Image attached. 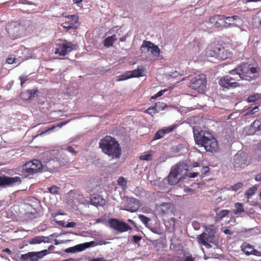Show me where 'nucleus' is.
<instances>
[{
  "mask_svg": "<svg viewBox=\"0 0 261 261\" xmlns=\"http://www.w3.org/2000/svg\"><path fill=\"white\" fill-rule=\"evenodd\" d=\"M154 111H155V109H154V107H150L144 111V113L148 114L151 115L152 117L153 116V114H154Z\"/></svg>",
  "mask_w": 261,
  "mask_h": 261,
  "instance_id": "41",
  "label": "nucleus"
},
{
  "mask_svg": "<svg viewBox=\"0 0 261 261\" xmlns=\"http://www.w3.org/2000/svg\"><path fill=\"white\" fill-rule=\"evenodd\" d=\"M166 105L163 102H156L155 103L154 107V109H155V111H154V114H156L158 113L159 111L163 110L166 107Z\"/></svg>",
  "mask_w": 261,
  "mask_h": 261,
  "instance_id": "26",
  "label": "nucleus"
},
{
  "mask_svg": "<svg viewBox=\"0 0 261 261\" xmlns=\"http://www.w3.org/2000/svg\"><path fill=\"white\" fill-rule=\"evenodd\" d=\"M176 125H171L167 127H164L163 128L159 130L155 134L153 140H156L162 138L165 134L173 131Z\"/></svg>",
  "mask_w": 261,
  "mask_h": 261,
  "instance_id": "19",
  "label": "nucleus"
},
{
  "mask_svg": "<svg viewBox=\"0 0 261 261\" xmlns=\"http://www.w3.org/2000/svg\"><path fill=\"white\" fill-rule=\"evenodd\" d=\"M241 250L246 255H253L261 256V252L254 249V247L247 242H243L241 246Z\"/></svg>",
  "mask_w": 261,
  "mask_h": 261,
  "instance_id": "12",
  "label": "nucleus"
},
{
  "mask_svg": "<svg viewBox=\"0 0 261 261\" xmlns=\"http://www.w3.org/2000/svg\"><path fill=\"white\" fill-rule=\"evenodd\" d=\"M23 31V26L18 21L12 22L9 23L7 27V31L8 34L13 39L20 38Z\"/></svg>",
  "mask_w": 261,
  "mask_h": 261,
  "instance_id": "6",
  "label": "nucleus"
},
{
  "mask_svg": "<svg viewBox=\"0 0 261 261\" xmlns=\"http://www.w3.org/2000/svg\"><path fill=\"white\" fill-rule=\"evenodd\" d=\"M230 211L228 210H221L216 214V218L218 220H221L224 217H226L229 213Z\"/></svg>",
  "mask_w": 261,
  "mask_h": 261,
  "instance_id": "30",
  "label": "nucleus"
},
{
  "mask_svg": "<svg viewBox=\"0 0 261 261\" xmlns=\"http://www.w3.org/2000/svg\"><path fill=\"white\" fill-rule=\"evenodd\" d=\"M234 208H235L233 210V212L236 215L244 212L243 205L241 203H236L234 204Z\"/></svg>",
  "mask_w": 261,
  "mask_h": 261,
  "instance_id": "28",
  "label": "nucleus"
},
{
  "mask_svg": "<svg viewBox=\"0 0 261 261\" xmlns=\"http://www.w3.org/2000/svg\"><path fill=\"white\" fill-rule=\"evenodd\" d=\"M128 221L130 222L131 224H132L135 227H137L136 223L132 220L128 219Z\"/></svg>",
  "mask_w": 261,
  "mask_h": 261,
  "instance_id": "58",
  "label": "nucleus"
},
{
  "mask_svg": "<svg viewBox=\"0 0 261 261\" xmlns=\"http://www.w3.org/2000/svg\"><path fill=\"white\" fill-rule=\"evenodd\" d=\"M239 70L238 68H236L230 71V74L237 76L236 77H231L229 75L223 76L219 81V85L227 88H236L239 86V84L234 81H240L242 79L250 81L255 79L254 74L257 72L256 67L247 64H244L241 66L240 69L241 72H238Z\"/></svg>",
  "mask_w": 261,
  "mask_h": 261,
  "instance_id": "1",
  "label": "nucleus"
},
{
  "mask_svg": "<svg viewBox=\"0 0 261 261\" xmlns=\"http://www.w3.org/2000/svg\"><path fill=\"white\" fill-rule=\"evenodd\" d=\"M20 80V85L22 87L23 86L24 84L29 80V78L28 76H20L19 77Z\"/></svg>",
  "mask_w": 261,
  "mask_h": 261,
  "instance_id": "42",
  "label": "nucleus"
},
{
  "mask_svg": "<svg viewBox=\"0 0 261 261\" xmlns=\"http://www.w3.org/2000/svg\"><path fill=\"white\" fill-rule=\"evenodd\" d=\"M257 187L253 186L248 189L245 193V195L246 196L248 199H249L252 195H253L256 191H257Z\"/></svg>",
  "mask_w": 261,
  "mask_h": 261,
  "instance_id": "29",
  "label": "nucleus"
},
{
  "mask_svg": "<svg viewBox=\"0 0 261 261\" xmlns=\"http://www.w3.org/2000/svg\"><path fill=\"white\" fill-rule=\"evenodd\" d=\"M125 39H126V37H122L120 38V40L121 42L124 41L125 40Z\"/></svg>",
  "mask_w": 261,
  "mask_h": 261,
  "instance_id": "62",
  "label": "nucleus"
},
{
  "mask_svg": "<svg viewBox=\"0 0 261 261\" xmlns=\"http://www.w3.org/2000/svg\"><path fill=\"white\" fill-rule=\"evenodd\" d=\"M102 221V220L101 218H99L96 220V223H100Z\"/></svg>",
  "mask_w": 261,
  "mask_h": 261,
  "instance_id": "61",
  "label": "nucleus"
},
{
  "mask_svg": "<svg viewBox=\"0 0 261 261\" xmlns=\"http://www.w3.org/2000/svg\"><path fill=\"white\" fill-rule=\"evenodd\" d=\"M209 171V168L207 166H203L201 169V172L203 174H206Z\"/></svg>",
  "mask_w": 261,
  "mask_h": 261,
  "instance_id": "51",
  "label": "nucleus"
},
{
  "mask_svg": "<svg viewBox=\"0 0 261 261\" xmlns=\"http://www.w3.org/2000/svg\"><path fill=\"white\" fill-rule=\"evenodd\" d=\"M93 204L95 205H102L105 204V200L100 196L96 195L91 198Z\"/></svg>",
  "mask_w": 261,
  "mask_h": 261,
  "instance_id": "23",
  "label": "nucleus"
},
{
  "mask_svg": "<svg viewBox=\"0 0 261 261\" xmlns=\"http://www.w3.org/2000/svg\"><path fill=\"white\" fill-rule=\"evenodd\" d=\"M109 224L111 228L120 232H125L132 229L131 227L127 223L115 218L110 219L109 220Z\"/></svg>",
  "mask_w": 261,
  "mask_h": 261,
  "instance_id": "10",
  "label": "nucleus"
},
{
  "mask_svg": "<svg viewBox=\"0 0 261 261\" xmlns=\"http://www.w3.org/2000/svg\"><path fill=\"white\" fill-rule=\"evenodd\" d=\"M21 182V179L19 176L10 177L3 174L0 172V188L13 187Z\"/></svg>",
  "mask_w": 261,
  "mask_h": 261,
  "instance_id": "8",
  "label": "nucleus"
},
{
  "mask_svg": "<svg viewBox=\"0 0 261 261\" xmlns=\"http://www.w3.org/2000/svg\"><path fill=\"white\" fill-rule=\"evenodd\" d=\"M139 159L142 161H151L152 160V154L151 153L143 154L139 156Z\"/></svg>",
  "mask_w": 261,
  "mask_h": 261,
  "instance_id": "39",
  "label": "nucleus"
},
{
  "mask_svg": "<svg viewBox=\"0 0 261 261\" xmlns=\"http://www.w3.org/2000/svg\"><path fill=\"white\" fill-rule=\"evenodd\" d=\"M65 149L69 152L75 153L76 152L72 146L66 147Z\"/></svg>",
  "mask_w": 261,
  "mask_h": 261,
  "instance_id": "47",
  "label": "nucleus"
},
{
  "mask_svg": "<svg viewBox=\"0 0 261 261\" xmlns=\"http://www.w3.org/2000/svg\"><path fill=\"white\" fill-rule=\"evenodd\" d=\"M130 72V77H139L143 76L142 72L143 70L141 69H136L132 71H128Z\"/></svg>",
  "mask_w": 261,
  "mask_h": 261,
  "instance_id": "27",
  "label": "nucleus"
},
{
  "mask_svg": "<svg viewBox=\"0 0 261 261\" xmlns=\"http://www.w3.org/2000/svg\"><path fill=\"white\" fill-rule=\"evenodd\" d=\"M216 49L217 50V60L219 61L224 60L230 57L231 55L230 52L228 51L224 47L222 46L220 44H217Z\"/></svg>",
  "mask_w": 261,
  "mask_h": 261,
  "instance_id": "16",
  "label": "nucleus"
},
{
  "mask_svg": "<svg viewBox=\"0 0 261 261\" xmlns=\"http://www.w3.org/2000/svg\"><path fill=\"white\" fill-rule=\"evenodd\" d=\"M62 26L64 28L68 30L70 29L76 30L77 28V25L72 22H71L69 20V21H66L63 23Z\"/></svg>",
  "mask_w": 261,
  "mask_h": 261,
  "instance_id": "25",
  "label": "nucleus"
},
{
  "mask_svg": "<svg viewBox=\"0 0 261 261\" xmlns=\"http://www.w3.org/2000/svg\"><path fill=\"white\" fill-rule=\"evenodd\" d=\"M157 97H158L157 96L156 94H155L154 95H153V96H151V99H155Z\"/></svg>",
  "mask_w": 261,
  "mask_h": 261,
  "instance_id": "63",
  "label": "nucleus"
},
{
  "mask_svg": "<svg viewBox=\"0 0 261 261\" xmlns=\"http://www.w3.org/2000/svg\"><path fill=\"white\" fill-rule=\"evenodd\" d=\"M21 3H22V4H30V5H31L32 4V3H29L27 0H22L21 1Z\"/></svg>",
  "mask_w": 261,
  "mask_h": 261,
  "instance_id": "57",
  "label": "nucleus"
},
{
  "mask_svg": "<svg viewBox=\"0 0 261 261\" xmlns=\"http://www.w3.org/2000/svg\"><path fill=\"white\" fill-rule=\"evenodd\" d=\"M216 47L217 45H211L206 48L205 50V56L207 58L217 60V50L216 49Z\"/></svg>",
  "mask_w": 261,
  "mask_h": 261,
  "instance_id": "20",
  "label": "nucleus"
},
{
  "mask_svg": "<svg viewBox=\"0 0 261 261\" xmlns=\"http://www.w3.org/2000/svg\"><path fill=\"white\" fill-rule=\"evenodd\" d=\"M161 206H162V210L163 211V213L164 214H165L166 213V212L163 210V207H166L167 208H170V204L169 203H163L161 205Z\"/></svg>",
  "mask_w": 261,
  "mask_h": 261,
  "instance_id": "49",
  "label": "nucleus"
},
{
  "mask_svg": "<svg viewBox=\"0 0 261 261\" xmlns=\"http://www.w3.org/2000/svg\"><path fill=\"white\" fill-rule=\"evenodd\" d=\"M206 83L207 80L205 75H198L191 79L189 87L201 92L205 89Z\"/></svg>",
  "mask_w": 261,
  "mask_h": 261,
  "instance_id": "5",
  "label": "nucleus"
},
{
  "mask_svg": "<svg viewBox=\"0 0 261 261\" xmlns=\"http://www.w3.org/2000/svg\"><path fill=\"white\" fill-rule=\"evenodd\" d=\"M116 35H113L107 37L103 41V45L107 47L112 46L114 42L116 40Z\"/></svg>",
  "mask_w": 261,
  "mask_h": 261,
  "instance_id": "22",
  "label": "nucleus"
},
{
  "mask_svg": "<svg viewBox=\"0 0 261 261\" xmlns=\"http://www.w3.org/2000/svg\"><path fill=\"white\" fill-rule=\"evenodd\" d=\"M255 180L257 181H261V173L255 176Z\"/></svg>",
  "mask_w": 261,
  "mask_h": 261,
  "instance_id": "54",
  "label": "nucleus"
},
{
  "mask_svg": "<svg viewBox=\"0 0 261 261\" xmlns=\"http://www.w3.org/2000/svg\"><path fill=\"white\" fill-rule=\"evenodd\" d=\"M184 261H195V260L191 255H190L186 256Z\"/></svg>",
  "mask_w": 261,
  "mask_h": 261,
  "instance_id": "50",
  "label": "nucleus"
},
{
  "mask_svg": "<svg viewBox=\"0 0 261 261\" xmlns=\"http://www.w3.org/2000/svg\"><path fill=\"white\" fill-rule=\"evenodd\" d=\"M243 186V184L242 182H239L232 186L231 187V189L232 191L237 192L242 188Z\"/></svg>",
  "mask_w": 261,
  "mask_h": 261,
  "instance_id": "40",
  "label": "nucleus"
},
{
  "mask_svg": "<svg viewBox=\"0 0 261 261\" xmlns=\"http://www.w3.org/2000/svg\"><path fill=\"white\" fill-rule=\"evenodd\" d=\"M141 48H147L148 51H150L152 54L156 57H159L160 55L161 51L159 47L150 41L144 40Z\"/></svg>",
  "mask_w": 261,
  "mask_h": 261,
  "instance_id": "14",
  "label": "nucleus"
},
{
  "mask_svg": "<svg viewBox=\"0 0 261 261\" xmlns=\"http://www.w3.org/2000/svg\"><path fill=\"white\" fill-rule=\"evenodd\" d=\"M94 244L95 242L94 241L81 244L74 247H69L66 249L65 252L67 253H74L77 251H82L90 247L92 245H94Z\"/></svg>",
  "mask_w": 261,
  "mask_h": 261,
  "instance_id": "15",
  "label": "nucleus"
},
{
  "mask_svg": "<svg viewBox=\"0 0 261 261\" xmlns=\"http://www.w3.org/2000/svg\"><path fill=\"white\" fill-rule=\"evenodd\" d=\"M4 251L5 252L8 253L9 254L11 253V251L9 248H6L5 249H4Z\"/></svg>",
  "mask_w": 261,
  "mask_h": 261,
  "instance_id": "59",
  "label": "nucleus"
},
{
  "mask_svg": "<svg viewBox=\"0 0 261 261\" xmlns=\"http://www.w3.org/2000/svg\"><path fill=\"white\" fill-rule=\"evenodd\" d=\"M71 22H73L75 24L77 25L79 23V17L76 15H70L66 16Z\"/></svg>",
  "mask_w": 261,
  "mask_h": 261,
  "instance_id": "34",
  "label": "nucleus"
},
{
  "mask_svg": "<svg viewBox=\"0 0 261 261\" xmlns=\"http://www.w3.org/2000/svg\"><path fill=\"white\" fill-rule=\"evenodd\" d=\"M99 146L103 153L113 159H118L121 154V148L119 144L111 136H107L101 139Z\"/></svg>",
  "mask_w": 261,
  "mask_h": 261,
  "instance_id": "3",
  "label": "nucleus"
},
{
  "mask_svg": "<svg viewBox=\"0 0 261 261\" xmlns=\"http://www.w3.org/2000/svg\"><path fill=\"white\" fill-rule=\"evenodd\" d=\"M15 59L12 57H9L7 59L6 63L12 64L15 62Z\"/></svg>",
  "mask_w": 261,
  "mask_h": 261,
  "instance_id": "46",
  "label": "nucleus"
},
{
  "mask_svg": "<svg viewBox=\"0 0 261 261\" xmlns=\"http://www.w3.org/2000/svg\"><path fill=\"white\" fill-rule=\"evenodd\" d=\"M166 91V90H161L160 91H159L157 93H156V95H157V96L158 97H160V96H161L162 95H163V94L164 93V92Z\"/></svg>",
  "mask_w": 261,
  "mask_h": 261,
  "instance_id": "52",
  "label": "nucleus"
},
{
  "mask_svg": "<svg viewBox=\"0 0 261 261\" xmlns=\"http://www.w3.org/2000/svg\"><path fill=\"white\" fill-rule=\"evenodd\" d=\"M38 91L37 89H32L30 90L27 91V93L28 94L29 96L26 98L27 100H31L32 98H34L36 96V95Z\"/></svg>",
  "mask_w": 261,
  "mask_h": 261,
  "instance_id": "36",
  "label": "nucleus"
},
{
  "mask_svg": "<svg viewBox=\"0 0 261 261\" xmlns=\"http://www.w3.org/2000/svg\"><path fill=\"white\" fill-rule=\"evenodd\" d=\"M83 0H73L74 3L78 4L82 2Z\"/></svg>",
  "mask_w": 261,
  "mask_h": 261,
  "instance_id": "60",
  "label": "nucleus"
},
{
  "mask_svg": "<svg viewBox=\"0 0 261 261\" xmlns=\"http://www.w3.org/2000/svg\"><path fill=\"white\" fill-rule=\"evenodd\" d=\"M179 168L176 167L172 169L168 175V182L171 185H175L178 183L180 178L178 177Z\"/></svg>",
  "mask_w": 261,
  "mask_h": 261,
  "instance_id": "18",
  "label": "nucleus"
},
{
  "mask_svg": "<svg viewBox=\"0 0 261 261\" xmlns=\"http://www.w3.org/2000/svg\"><path fill=\"white\" fill-rule=\"evenodd\" d=\"M133 241L136 243L138 244L140 240L142 239V237L138 236H134L133 237Z\"/></svg>",
  "mask_w": 261,
  "mask_h": 261,
  "instance_id": "43",
  "label": "nucleus"
},
{
  "mask_svg": "<svg viewBox=\"0 0 261 261\" xmlns=\"http://www.w3.org/2000/svg\"><path fill=\"white\" fill-rule=\"evenodd\" d=\"M55 128V125H53L50 128H48L47 129H46L44 132H42L41 134H43V133H45L49 130H53L54 129V128Z\"/></svg>",
  "mask_w": 261,
  "mask_h": 261,
  "instance_id": "56",
  "label": "nucleus"
},
{
  "mask_svg": "<svg viewBox=\"0 0 261 261\" xmlns=\"http://www.w3.org/2000/svg\"><path fill=\"white\" fill-rule=\"evenodd\" d=\"M197 238L200 244H201L206 248H209L211 247V245L208 243L213 242L214 237L209 233L203 232L200 235H198Z\"/></svg>",
  "mask_w": 261,
  "mask_h": 261,
  "instance_id": "13",
  "label": "nucleus"
},
{
  "mask_svg": "<svg viewBox=\"0 0 261 261\" xmlns=\"http://www.w3.org/2000/svg\"><path fill=\"white\" fill-rule=\"evenodd\" d=\"M139 218L146 226L148 225L149 222L151 220L149 217L142 214L139 215Z\"/></svg>",
  "mask_w": 261,
  "mask_h": 261,
  "instance_id": "33",
  "label": "nucleus"
},
{
  "mask_svg": "<svg viewBox=\"0 0 261 261\" xmlns=\"http://www.w3.org/2000/svg\"><path fill=\"white\" fill-rule=\"evenodd\" d=\"M48 250L45 249L39 252H30L22 254L20 257L21 261H38L39 258H42L48 253Z\"/></svg>",
  "mask_w": 261,
  "mask_h": 261,
  "instance_id": "9",
  "label": "nucleus"
},
{
  "mask_svg": "<svg viewBox=\"0 0 261 261\" xmlns=\"http://www.w3.org/2000/svg\"><path fill=\"white\" fill-rule=\"evenodd\" d=\"M239 16L237 15H234L232 16L224 17L225 24L224 25V28L230 27L231 25L234 24L235 20L239 19Z\"/></svg>",
  "mask_w": 261,
  "mask_h": 261,
  "instance_id": "21",
  "label": "nucleus"
},
{
  "mask_svg": "<svg viewBox=\"0 0 261 261\" xmlns=\"http://www.w3.org/2000/svg\"><path fill=\"white\" fill-rule=\"evenodd\" d=\"M42 168L41 162L37 160L26 163L22 167V172L25 176L33 175Z\"/></svg>",
  "mask_w": 261,
  "mask_h": 261,
  "instance_id": "7",
  "label": "nucleus"
},
{
  "mask_svg": "<svg viewBox=\"0 0 261 261\" xmlns=\"http://www.w3.org/2000/svg\"><path fill=\"white\" fill-rule=\"evenodd\" d=\"M118 185L121 186L123 189H125L127 188V180L126 179L121 176L119 177L117 180Z\"/></svg>",
  "mask_w": 261,
  "mask_h": 261,
  "instance_id": "31",
  "label": "nucleus"
},
{
  "mask_svg": "<svg viewBox=\"0 0 261 261\" xmlns=\"http://www.w3.org/2000/svg\"><path fill=\"white\" fill-rule=\"evenodd\" d=\"M247 155L243 152L237 153L233 158V166L235 168H243L247 164Z\"/></svg>",
  "mask_w": 261,
  "mask_h": 261,
  "instance_id": "11",
  "label": "nucleus"
},
{
  "mask_svg": "<svg viewBox=\"0 0 261 261\" xmlns=\"http://www.w3.org/2000/svg\"><path fill=\"white\" fill-rule=\"evenodd\" d=\"M198 174V172H191L188 174V176L190 178H194L197 176Z\"/></svg>",
  "mask_w": 261,
  "mask_h": 261,
  "instance_id": "48",
  "label": "nucleus"
},
{
  "mask_svg": "<svg viewBox=\"0 0 261 261\" xmlns=\"http://www.w3.org/2000/svg\"><path fill=\"white\" fill-rule=\"evenodd\" d=\"M49 193L53 194H58L60 188L56 186H52L47 188Z\"/></svg>",
  "mask_w": 261,
  "mask_h": 261,
  "instance_id": "37",
  "label": "nucleus"
},
{
  "mask_svg": "<svg viewBox=\"0 0 261 261\" xmlns=\"http://www.w3.org/2000/svg\"><path fill=\"white\" fill-rule=\"evenodd\" d=\"M209 21L212 24V27L222 28L225 24L224 16L221 15L212 16L210 18Z\"/></svg>",
  "mask_w": 261,
  "mask_h": 261,
  "instance_id": "17",
  "label": "nucleus"
},
{
  "mask_svg": "<svg viewBox=\"0 0 261 261\" xmlns=\"http://www.w3.org/2000/svg\"><path fill=\"white\" fill-rule=\"evenodd\" d=\"M76 45L66 40H61L56 44L55 54L61 56H65L72 50L76 49Z\"/></svg>",
  "mask_w": 261,
  "mask_h": 261,
  "instance_id": "4",
  "label": "nucleus"
},
{
  "mask_svg": "<svg viewBox=\"0 0 261 261\" xmlns=\"http://www.w3.org/2000/svg\"><path fill=\"white\" fill-rule=\"evenodd\" d=\"M171 221H172L174 223H175L176 219L174 217L171 218Z\"/></svg>",
  "mask_w": 261,
  "mask_h": 261,
  "instance_id": "64",
  "label": "nucleus"
},
{
  "mask_svg": "<svg viewBox=\"0 0 261 261\" xmlns=\"http://www.w3.org/2000/svg\"><path fill=\"white\" fill-rule=\"evenodd\" d=\"M261 96L259 94H254L252 95H250L247 98V100L249 102H254L255 101L260 99Z\"/></svg>",
  "mask_w": 261,
  "mask_h": 261,
  "instance_id": "35",
  "label": "nucleus"
},
{
  "mask_svg": "<svg viewBox=\"0 0 261 261\" xmlns=\"http://www.w3.org/2000/svg\"><path fill=\"white\" fill-rule=\"evenodd\" d=\"M130 74V72H129L128 71H126L125 73L119 75L118 76V79H117V81L119 82V81L126 80L129 79H130L131 78L130 74Z\"/></svg>",
  "mask_w": 261,
  "mask_h": 261,
  "instance_id": "32",
  "label": "nucleus"
},
{
  "mask_svg": "<svg viewBox=\"0 0 261 261\" xmlns=\"http://www.w3.org/2000/svg\"><path fill=\"white\" fill-rule=\"evenodd\" d=\"M195 141L196 144L204 147L207 151L215 152L219 149L217 140L209 132L204 130L194 131Z\"/></svg>",
  "mask_w": 261,
  "mask_h": 261,
  "instance_id": "2",
  "label": "nucleus"
},
{
  "mask_svg": "<svg viewBox=\"0 0 261 261\" xmlns=\"http://www.w3.org/2000/svg\"><path fill=\"white\" fill-rule=\"evenodd\" d=\"M42 242H45L44 237L43 236H36L29 241L30 244H40Z\"/></svg>",
  "mask_w": 261,
  "mask_h": 261,
  "instance_id": "24",
  "label": "nucleus"
},
{
  "mask_svg": "<svg viewBox=\"0 0 261 261\" xmlns=\"http://www.w3.org/2000/svg\"><path fill=\"white\" fill-rule=\"evenodd\" d=\"M76 225V223L74 222H68L65 226L66 228H73Z\"/></svg>",
  "mask_w": 261,
  "mask_h": 261,
  "instance_id": "45",
  "label": "nucleus"
},
{
  "mask_svg": "<svg viewBox=\"0 0 261 261\" xmlns=\"http://www.w3.org/2000/svg\"><path fill=\"white\" fill-rule=\"evenodd\" d=\"M223 232L226 234H230L232 233V232L230 231V230L229 229H225L223 230Z\"/></svg>",
  "mask_w": 261,
  "mask_h": 261,
  "instance_id": "55",
  "label": "nucleus"
},
{
  "mask_svg": "<svg viewBox=\"0 0 261 261\" xmlns=\"http://www.w3.org/2000/svg\"><path fill=\"white\" fill-rule=\"evenodd\" d=\"M258 110V107L256 106L254 108H253V109H252L251 110H250V111H249L248 112V114H250V115H253L255 112H256Z\"/></svg>",
  "mask_w": 261,
  "mask_h": 261,
  "instance_id": "44",
  "label": "nucleus"
},
{
  "mask_svg": "<svg viewBox=\"0 0 261 261\" xmlns=\"http://www.w3.org/2000/svg\"><path fill=\"white\" fill-rule=\"evenodd\" d=\"M130 201L134 203L135 204H137V207H135V206L134 207H129L128 210H127L129 212H135L136 210H137L138 208L139 207V201L135 198H132L131 200H130Z\"/></svg>",
  "mask_w": 261,
  "mask_h": 261,
  "instance_id": "38",
  "label": "nucleus"
},
{
  "mask_svg": "<svg viewBox=\"0 0 261 261\" xmlns=\"http://www.w3.org/2000/svg\"><path fill=\"white\" fill-rule=\"evenodd\" d=\"M91 261H105V260L103 257H98L93 258L91 260Z\"/></svg>",
  "mask_w": 261,
  "mask_h": 261,
  "instance_id": "53",
  "label": "nucleus"
}]
</instances>
